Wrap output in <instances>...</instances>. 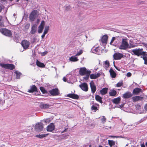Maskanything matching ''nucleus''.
Here are the masks:
<instances>
[{
    "mask_svg": "<svg viewBox=\"0 0 147 147\" xmlns=\"http://www.w3.org/2000/svg\"><path fill=\"white\" fill-rule=\"evenodd\" d=\"M143 49H133L131 51L136 55L138 56L140 55L144 56L146 55V52L143 51Z\"/></svg>",
    "mask_w": 147,
    "mask_h": 147,
    "instance_id": "nucleus-1",
    "label": "nucleus"
},
{
    "mask_svg": "<svg viewBox=\"0 0 147 147\" xmlns=\"http://www.w3.org/2000/svg\"><path fill=\"white\" fill-rule=\"evenodd\" d=\"M38 11L37 10H34L30 13L29 18L30 21L33 22L38 16Z\"/></svg>",
    "mask_w": 147,
    "mask_h": 147,
    "instance_id": "nucleus-2",
    "label": "nucleus"
},
{
    "mask_svg": "<svg viewBox=\"0 0 147 147\" xmlns=\"http://www.w3.org/2000/svg\"><path fill=\"white\" fill-rule=\"evenodd\" d=\"M0 32L3 35L8 37L12 36L11 31L5 28H2L0 29Z\"/></svg>",
    "mask_w": 147,
    "mask_h": 147,
    "instance_id": "nucleus-3",
    "label": "nucleus"
},
{
    "mask_svg": "<svg viewBox=\"0 0 147 147\" xmlns=\"http://www.w3.org/2000/svg\"><path fill=\"white\" fill-rule=\"evenodd\" d=\"M0 66L5 69L13 70L15 68V66L13 64H5L4 63H0Z\"/></svg>",
    "mask_w": 147,
    "mask_h": 147,
    "instance_id": "nucleus-4",
    "label": "nucleus"
},
{
    "mask_svg": "<svg viewBox=\"0 0 147 147\" xmlns=\"http://www.w3.org/2000/svg\"><path fill=\"white\" fill-rule=\"evenodd\" d=\"M127 40L125 38L122 39L121 44L119 48L120 49L125 50L128 47L129 45Z\"/></svg>",
    "mask_w": 147,
    "mask_h": 147,
    "instance_id": "nucleus-5",
    "label": "nucleus"
},
{
    "mask_svg": "<svg viewBox=\"0 0 147 147\" xmlns=\"http://www.w3.org/2000/svg\"><path fill=\"white\" fill-rule=\"evenodd\" d=\"M91 71L89 70H87L85 67L81 68L79 71L80 74L81 76H84L86 74H90Z\"/></svg>",
    "mask_w": 147,
    "mask_h": 147,
    "instance_id": "nucleus-6",
    "label": "nucleus"
},
{
    "mask_svg": "<svg viewBox=\"0 0 147 147\" xmlns=\"http://www.w3.org/2000/svg\"><path fill=\"white\" fill-rule=\"evenodd\" d=\"M50 94L52 96H57L59 95L60 92L58 88H53L49 91Z\"/></svg>",
    "mask_w": 147,
    "mask_h": 147,
    "instance_id": "nucleus-7",
    "label": "nucleus"
},
{
    "mask_svg": "<svg viewBox=\"0 0 147 147\" xmlns=\"http://www.w3.org/2000/svg\"><path fill=\"white\" fill-rule=\"evenodd\" d=\"M21 45L24 49H26L29 47L30 42L27 40H24L22 41Z\"/></svg>",
    "mask_w": 147,
    "mask_h": 147,
    "instance_id": "nucleus-8",
    "label": "nucleus"
},
{
    "mask_svg": "<svg viewBox=\"0 0 147 147\" xmlns=\"http://www.w3.org/2000/svg\"><path fill=\"white\" fill-rule=\"evenodd\" d=\"M79 87L84 91L87 92L88 90V85L86 82L83 83L80 85Z\"/></svg>",
    "mask_w": 147,
    "mask_h": 147,
    "instance_id": "nucleus-9",
    "label": "nucleus"
},
{
    "mask_svg": "<svg viewBox=\"0 0 147 147\" xmlns=\"http://www.w3.org/2000/svg\"><path fill=\"white\" fill-rule=\"evenodd\" d=\"M123 56V55L119 53H116L113 55V58L115 60L120 59Z\"/></svg>",
    "mask_w": 147,
    "mask_h": 147,
    "instance_id": "nucleus-10",
    "label": "nucleus"
},
{
    "mask_svg": "<svg viewBox=\"0 0 147 147\" xmlns=\"http://www.w3.org/2000/svg\"><path fill=\"white\" fill-rule=\"evenodd\" d=\"M43 128V124L41 123H39L36 124L35 126V129L36 131H40Z\"/></svg>",
    "mask_w": 147,
    "mask_h": 147,
    "instance_id": "nucleus-11",
    "label": "nucleus"
},
{
    "mask_svg": "<svg viewBox=\"0 0 147 147\" xmlns=\"http://www.w3.org/2000/svg\"><path fill=\"white\" fill-rule=\"evenodd\" d=\"M99 105L98 103H92V104L91 109L92 111H94V112H96L99 109Z\"/></svg>",
    "mask_w": 147,
    "mask_h": 147,
    "instance_id": "nucleus-12",
    "label": "nucleus"
},
{
    "mask_svg": "<svg viewBox=\"0 0 147 147\" xmlns=\"http://www.w3.org/2000/svg\"><path fill=\"white\" fill-rule=\"evenodd\" d=\"M90 85L91 92L93 94H94L96 90V86L93 80L91 81L90 82Z\"/></svg>",
    "mask_w": 147,
    "mask_h": 147,
    "instance_id": "nucleus-13",
    "label": "nucleus"
},
{
    "mask_svg": "<svg viewBox=\"0 0 147 147\" xmlns=\"http://www.w3.org/2000/svg\"><path fill=\"white\" fill-rule=\"evenodd\" d=\"M45 23L44 21L42 20L38 27V32L39 33H41L42 32L45 25Z\"/></svg>",
    "mask_w": 147,
    "mask_h": 147,
    "instance_id": "nucleus-14",
    "label": "nucleus"
},
{
    "mask_svg": "<svg viewBox=\"0 0 147 147\" xmlns=\"http://www.w3.org/2000/svg\"><path fill=\"white\" fill-rule=\"evenodd\" d=\"M55 128V126L53 123H51L47 126V130L48 131L51 132L53 131Z\"/></svg>",
    "mask_w": 147,
    "mask_h": 147,
    "instance_id": "nucleus-15",
    "label": "nucleus"
},
{
    "mask_svg": "<svg viewBox=\"0 0 147 147\" xmlns=\"http://www.w3.org/2000/svg\"><path fill=\"white\" fill-rule=\"evenodd\" d=\"M67 96L75 99H78L79 98L78 95L75 94H67Z\"/></svg>",
    "mask_w": 147,
    "mask_h": 147,
    "instance_id": "nucleus-16",
    "label": "nucleus"
},
{
    "mask_svg": "<svg viewBox=\"0 0 147 147\" xmlns=\"http://www.w3.org/2000/svg\"><path fill=\"white\" fill-rule=\"evenodd\" d=\"M37 91V89L36 86L33 85L30 86V89L28 90V92L29 93H33L34 92Z\"/></svg>",
    "mask_w": 147,
    "mask_h": 147,
    "instance_id": "nucleus-17",
    "label": "nucleus"
},
{
    "mask_svg": "<svg viewBox=\"0 0 147 147\" xmlns=\"http://www.w3.org/2000/svg\"><path fill=\"white\" fill-rule=\"evenodd\" d=\"M36 28L37 26L36 24H34L32 25L31 28V30L30 31V33L32 34H33L36 33Z\"/></svg>",
    "mask_w": 147,
    "mask_h": 147,
    "instance_id": "nucleus-18",
    "label": "nucleus"
},
{
    "mask_svg": "<svg viewBox=\"0 0 147 147\" xmlns=\"http://www.w3.org/2000/svg\"><path fill=\"white\" fill-rule=\"evenodd\" d=\"M39 107L42 109H47L51 107V105L49 104H45L42 103L40 104Z\"/></svg>",
    "mask_w": 147,
    "mask_h": 147,
    "instance_id": "nucleus-19",
    "label": "nucleus"
},
{
    "mask_svg": "<svg viewBox=\"0 0 147 147\" xmlns=\"http://www.w3.org/2000/svg\"><path fill=\"white\" fill-rule=\"evenodd\" d=\"M133 101L135 102L139 100H141L143 99L144 98L143 97L139 96H134L132 98Z\"/></svg>",
    "mask_w": 147,
    "mask_h": 147,
    "instance_id": "nucleus-20",
    "label": "nucleus"
},
{
    "mask_svg": "<svg viewBox=\"0 0 147 147\" xmlns=\"http://www.w3.org/2000/svg\"><path fill=\"white\" fill-rule=\"evenodd\" d=\"M132 95L130 92H127L123 94V97L124 98H128L131 97Z\"/></svg>",
    "mask_w": 147,
    "mask_h": 147,
    "instance_id": "nucleus-21",
    "label": "nucleus"
},
{
    "mask_svg": "<svg viewBox=\"0 0 147 147\" xmlns=\"http://www.w3.org/2000/svg\"><path fill=\"white\" fill-rule=\"evenodd\" d=\"M142 90L139 88H136L133 91V93L134 94H138L140 92H142Z\"/></svg>",
    "mask_w": 147,
    "mask_h": 147,
    "instance_id": "nucleus-22",
    "label": "nucleus"
},
{
    "mask_svg": "<svg viewBox=\"0 0 147 147\" xmlns=\"http://www.w3.org/2000/svg\"><path fill=\"white\" fill-rule=\"evenodd\" d=\"M100 76V74L98 73L96 74H92L90 75V78L91 79H96L98 77H99Z\"/></svg>",
    "mask_w": 147,
    "mask_h": 147,
    "instance_id": "nucleus-23",
    "label": "nucleus"
},
{
    "mask_svg": "<svg viewBox=\"0 0 147 147\" xmlns=\"http://www.w3.org/2000/svg\"><path fill=\"white\" fill-rule=\"evenodd\" d=\"M108 36L107 35H105L103 36L101 39V41L103 43L106 44L108 40Z\"/></svg>",
    "mask_w": 147,
    "mask_h": 147,
    "instance_id": "nucleus-24",
    "label": "nucleus"
},
{
    "mask_svg": "<svg viewBox=\"0 0 147 147\" xmlns=\"http://www.w3.org/2000/svg\"><path fill=\"white\" fill-rule=\"evenodd\" d=\"M109 72L110 73V75L112 78H115L116 76V74L113 69L112 68H111L109 70Z\"/></svg>",
    "mask_w": 147,
    "mask_h": 147,
    "instance_id": "nucleus-25",
    "label": "nucleus"
},
{
    "mask_svg": "<svg viewBox=\"0 0 147 147\" xmlns=\"http://www.w3.org/2000/svg\"><path fill=\"white\" fill-rule=\"evenodd\" d=\"M95 99L96 101L99 102L100 103H102V98L99 95H96L95 96Z\"/></svg>",
    "mask_w": 147,
    "mask_h": 147,
    "instance_id": "nucleus-26",
    "label": "nucleus"
},
{
    "mask_svg": "<svg viewBox=\"0 0 147 147\" xmlns=\"http://www.w3.org/2000/svg\"><path fill=\"white\" fill-rule=\"evenodd\" d=\"M108 88H102L100 91V94L102 95L106 94L107 92Z\"/></svg>",
    "mask_w": 147,
    "mask_h": 147,
    "instance_id": "nucleus-27",
    "label": "nucleus"
},
{
    "mask_svg": "<svg viewBox=\"0 0 147 147\" xmlns=\"http://www.w3.org/2000/svg\"><path fill=\"white\" fill-rule=\"evenodd\" d=\"M36 64L37 66L43 68L45 67V65L44 64V63L40 62L38 60H36Z\"/></svg>",
    "mask_w": 147,
    "mask_h": 147,
    "instance_id": "nucleus-28",
    "label": "nucleus"
},
{
    "mask_svg": "<svg viewBox=\"0 0 147 147\" xmlns=\"http://www.w3.org/2000/svg\"><path fill=\"white\" fill-rule=\"evenodd\" d=\"M99 49L98 47L96 48L94 47L91 50V51H92V53L96 54H98L99 52Z\"/></svg>",
    "mask_w": 147,
    "mask_h": 147,
    "instance_id": "nucleus-29",
    "label": "nucleus"
},
{
    "mask_svg": "<svg viewBox=\"0 0 147 147\" xmlns=\"http://www.w3.org/2000/svg\"><path fill=\"white\" fill-rule=\"evenodd\" d=\"M112 102L115 104H119L121 101V98L118 97L117 98H115L112 100Z\"/></svg>",
    "mask_w": 147,
    "mask_h": 147,
    "instance_id": "nucleus-30",
    "label": "nucleus"
},
{
    "mask_svg": "<svg viewBox=\"0 0 147 147\" xmlns=\"http://www.w3.org/2000/svg\"><path fill=\"white\" fill-rule=\"evenodd\" d=\"M117 94L116 91L114 89L112 90L111 92L109 93V95L111 96H115Z\"/></svg>",
    "mask_w": 147,
    "mask_h": 147,
    "instance_id": "nucleus-31",
    "label": "nucleus"
},
{
    "mask_svg": "<svg viewBox=\"0 0 147 147\" xmlns=\"http://www.w3.org/2000/svg\"><path fill=\"white\" fill-rule=\"evenodd\" d=\"M108 142L110 147L114 146L115 144V142L113 140H108Z\"/></svg>",
    "mask_w": 147,
    "mask_h": 147,
    "instance_id": "nucleus-32",
    "label": "nucleus"
},
{
    "mask_svg": "<svg viewBox=\"0 0 147 147\" xmlns=\"http://www.w3.org/2000/svg\"><path fill=\"white\" fill-rule=\"evenodd\" d=\"M49 134H41V135H37L36 136L38 138H44V137H46V136H48V135Z\"/></svg>",
    "mask_w": 147,
    "mask_h": 147,
    "instance_id": "nucleus-33",
    "label": "nucleus"
},
{
    "mask_svg": "<svg viewBox=\"0 0 147 147\" xmlns=\"http://www.w3.org/2000/svg\"><path fill=\"white\" fill-rule=\"evenodd\" d=\"M70 60L72 61H76L78 60L77 57H71L70 58Z\"/></svg>",
    "mask_w": 147,
    "mask_h": 147,
    "instance_id": "nucleus-34",
    "label": "nucleus"
},
{
    "mask_svg": "<svg viewBox=\"0 0 147 147\" xmlns=\"http://www.w3.org/2000/svg\"><path fill=\"white\" fill-rule=\"evenodd\" d=\"M40 89L43 94L47 93V91L45 90L44 87H40Z\"/></svg>",
    "mask_w": 147,
    "mask_h": 147,
    "instance_id": "nucleus-35",
    "label": "nucleus"
},
{
    "mask_svg": "<svg viewBox=\"0 0 147 147\" xmlns=\"http://www.w3.org/2000/svg\"><path fill=\"white\" fill-rule=\"evenodd\" d=\"M30 24L29 23L26 24L25 25L24 28V30L26 31L28 30L30 27Z\"/></svg>",
    "mask_w": 147,
    "mask_h": 147,
    "instance_id": "nucleus-36",
    "label": "nucleus"
},
{
    "mask_svg": "<svg viewBox=\"0 0 147 147\" xmlns=\"http://www.w3.org/2000/svg\"><path fill=\"white\" fill-rule=\"evenodd\" d=\"M2 16H0V26L4 27L5 26L3 22L2 21Z\"/></svg>",
    "mask_w": 147,
    "mask_h": 147,
    "instance_id": "nucleus-37",
    "label": "nucleus"
},
{
    "mask_svg": "<svg viewBox=\"0 0 147 147\" xmlns=\"http://www.w3.org/2000/svg\"><path fill=\"white\" fill-rule=\"evenodd\" d=\"M104 64L105 67L106 68H108L110 65L109 62V61L107 60L105 62Z\"/></svg>",
    "mask_w": 147,
    "mask_h": 147,
    "instance_id": "nucleus-38",
    "label": "nucleus"
},
{
    "mask_svg": "<svg viewBox=\"0 0 147 147\" xmlns=\"http://www.w3.org/2000/svg\"><path fill=\"white\" fill-rule=\"evenodd\" d=\"M123 85V81L118 82L116 84V86L117 87H120Z\"/></svg>",
    "mask_w": 147,
    "mask_h": 147,
    "instance_id": "nucleus-39",
    "label": "nucleus"
},
{
    "mask_svg": "<svg viewBox=\"0 0 147 147\" xmlns=\"http://www.w3.org/2000/svg\"><path fill=\"white\" fill-rule=\"evenodd\" d=\"M16 78L20 79V76L21 75V73H20L19 72H18L17 71H16Z\"/></svg>",
    "mask_w": 147,
    "mask_h": 147,
    "instance_id": "nucleus-40",
    "label": "nucleus"
},
{
    "mask_svg": "<svg viewBox=\"0 0 147 147\" xmlns=\"http://www.w3.org/2000/svg\"><path fill=\"white\" fill-rule=\"evenodd\" d=\"M49 26H47L45 27L44 32L45 33V34H47L48 32V31L49 30Z\"/></svg>",
    "mask_w": 147,
    "mask_h": 147,
    "instance_id": "nucleus-41",
    "label": "nucleus"
},
{
    "mask_svg": "<svg viewBox=\"0 0 147 147\" xmlns=\"http://www.w3.org/2000/svg\"><path fill=\"white\" fill-rule=\"evenodd\" d=\"M102 118L101 119L102 123H105L106 121V118L105 116H102Z\"/></svg>",
    "mask_w": 147,
    "mask_h": 147,
    "instance_id": "nucleus-42",
    "label": "nucleus"
},
{
    "mask_svg": "<svg viewBox=\"0 0 147 147\" xmlns=\"http://www.w3.org/2000/svg\"><path fill=\"white\" fill-rule=\"evenodd\" d=\"M83 53V51L82 50H80L79 52H78L76 55V56H78L82 54Z\"/></svg>",
    "mask_w": 147,
    "mask_h": 147,
    "instance_id": "nucleus-43",
    "label": "nucleus"
},
{
    "mask_svg": "<svg viewBox=\"0 0 147 147\" xmlns=\"http://www.w3.org/2000/svg\"><path fill=\"white\" fill-rule=\"evenodd\" d=\"M143 59L145 63L146 64H147V57H144Z\"/></svg>",
    "mask_w": 147,
    "mask_h": 147,
    "instance_id": "nucleus-44",
    "label": "nucleus"
},
{
    "mask_svg": "<svg viewBox=\"0 0 147 147\" xmlns=\"http://www.w3.org/2000/svg\"><path fill=\"white\" fill-rule=\"evenodd\" d=\"M115 38L114 37H113L112 38L111 40V41L110 42V44L111 45H112V43H113V42L115 40Z\"/></svg>",
    "mask_w": 147,
    "mask_h": 147,
    "instance_id": "nucleus-45",
    "label": "nucleus"
},
{
    "mask_svg": "<svg viewBox=\"0 0 147 147\" xmlns=\"http://www.w3.org/2000/svg\"><path fill=\"white\" fill-rule=\"evenodd\" d=\"M90 74H86V76L84 78V79H85V80H87L88 79L89 75Z\"/></svg>",
    "mask_w": 147,
    "mask_h": 147,
    "instance_id": "nucleus-46",
    "label": "nucleus"
},
{
    "mask_svg": "<svg viewBox=\"0 0 147 147\" xmlns=\"http://www.w3.org/2000/svg\"><path fill=\"white\" fill-rule=\"evenodd\" d=\"M136 46L135 45H133L132 44H130L129 48H134Z\"/></svg>",
    "mask_w": 147,
    "mask_h": 147,
    "instance_id": "nucleus-47",
    "label": "nucleus"
},
{
    "mask_svg": "<svg viewBox=\"0 0 147 147\" xmlns=\"http://www.w3.org/2000/svg\"><path fill=\"white\" fill-rule=\"evenodd\" d=\"M128 77H130L131 76V74L130 72H128L126 75Z\"/></svg>",
    "mask_w": 147,
    "mask_h": 147,
    "instance_id": "nucleus-48",
    "label": "nucleus"
},
{
    "mask_svg": "<svg viewBox=\"0 0 147 147\" xmlns=\"http://www.w3.org/2000/svg\"><path fill=\"white\" fill-rule=\"evenodd\" d=\"M47 53H48V52L46 51L45 52H43L42 53V56H45L47 54Z\"/></svg>",
    "mask_w": 147,
    "mask_h": 147,
    "instance_id": "nucleus-49",
    "label": "nucleus"
},
{
    "mask_svg": "<svg viewBox=\"0 0 147 147\" xmlns=\"http://www.w3.org/2000/svg\"><path fill=\"white\" fill-rule=\"evenodd\" d=\"M46 34L43 32L42 35L41 36V37H42V39H43V38L45 37Z\"/></svg>",
    "mask_w": 147,
    "mask_h": 147,
    "instance_id": "nucleus-50",
    "label": "nucleus"
},
{
    "mask_svg": "<svg viewBox=\"0 0 147 147\" xmlns=\"http://www.w3.org/2000/svg\"><path fill=\"white\" fill-rule=\"evenodd\" d=\"M63 81L65 82H66L67 80L66 78L65 77H64L63 79Z\"/></svg>",
    "mask_w": 147,
    "mask_h": 147,
    "instance_id": "nucleus-51",
    "label": "nucleus"
},
{
    "mask_svg": "<svg viewBox=\"0 0 147 147\" xmlns=\"http://www.w3.org/2000/svg\"><path fill=\"white\" fill-rule=\"evenodd\" d=\"M144 108L146 111H147V104L145 105V106L144 107Z\"/></svg>",
    "mask_w": 147,
    "mask_h": 147,
    "instance_id": "nucleus-52",
    "label": "nucleus"
},
{
    "mask_svg": "<svg viewBox=\"0 0 147 147\" xmlns=\"http://www.w3.org/2000/svg\"><path fill=\"white\" fill-rule=\"evenodd\" d=\"M67 129H68L67 128H65L64 129V130L63 131H62V133H64V132H66V131H67Z\"/></svg>",
    "mask_w": 147,
    "mask_h": 147,
    "instance_id": "nucleus-53",
    "label": "nucleus"
},
{
    "mask_svg": "<svg viewBox=\"0 0 147 147\" xmlns=\"http://www.w3.org/2000/svg\"><path fill=\"white\" fill-rule=\"evenodd\" d=\"M70 8V6H67L66 7V9L67 10H68Z\"/></svg>",
    "mask_w": 147,
    "mask_h": 147,
    "instance_id": "nucleus-54",
    "label": "nucleus"
},
{
    "mask_svg": "<svg viewBox=\"0 0 147 147\" xmlns=\"http://www.w3.org/2000/svg\"><path fill=\"white\" fill-rule=\"evenodd\" d=\"M141 147H145V146L144 144V143L142 144H141Z\"/></svg>",
    "mask_w": 147,
    "mask_h": 147,
    "instance_id": "nucleus-55",
    "label": "nucleus"
},
{
    "mask_svg": "<svg viewBox=\"0 0 147 147\" xmlns=\"http://www.w3.org/2000/svg\"><path fill=\"white\" fill-rule=\"evenodd\" d=\"M109 137H110L112 138H115L117 137L116 136H109Z\"/></svg>",
    "mask_w": 147,
    "mask_h": 147,
    "instance_id": "nucleus-56",
    "label": "nucleus"
},
{
    "mask_svg": "<svg viewBox=\"0 0 147 147\" xmlns=\"http://www.w3.org/2000/svg\"><path fill=\"white\" fill-rule=\"evenodd\" d=\"M115 68L118 71H120V69H118L117 68V67H115Z\"/></svg>",
    "mask_w": 147,
    "mask_h": 147,
    "instance_id": "nucleus-57",
    "label": "nucleus"
},
{
    "mask_svg": "<svg viewBox=\"0 0 147 147\" xmlns=\"http://www.w3.org/2000/svg\"><path fill=\"white\" fill-rule=\"evenodd\" d=\"M2 10V7H1L0 5V12H1Z\"/></svg>",
    "mask_w": 147,
    "mask_h": 147,
    "instance_id": "nucleus-58",
    "label": "nucleus"
},
{
    "mask_svg": "<svg viewBox=\"0 0 147 147\" xmlns=\"http://www.w3.org/2000/svg\"><path fill=\"white\" fill-rule=\"evenodd\" d=\"M39 20L38 19H37V23H38L39 22Z\"/></svg>",
    "mask_w": 147,
    "mask_h": 147,
    "instance_id": "nucleus-59",
    "label": "nucleus"
},
{
    "mask_svg": "<svg viewBox=\"0 0 147 147\" xmlns=\"http://www.w3.org/2000/svg\"><path fill=\"white\" fill-rule=\"evenodd\" d=\"M98 147H102V146H101V145H100Z\"/></svg>",
    "mask_w": 147,
    "mask_h": 147,
    "instance_id": "nucleus-60",
    "label": "nucleus"
},
{
    "mask_svg": "<svg viewBox=\"0 0 147 147\" xmlns=\"http://www.w3.org/2000/svg\"><path fill=\"white\" fill-rule=\"evenodd\" d=\"M146 146H147V142H146Z\"/></svg>",
    "mask_w": 147,
    "mask_h": 147,
    "instance_id": "nucleus-61",
    "label": "nucleus"
},
{
    "mask_svg": "<svg viewBox=\"0 0 147 147\" xmlns=\"http://www.w3.org/2000/svg\"><path fill=\"white\" fill-rule=\"evenodd\" d=\"M18 0H18L17 1H18Z\"/></svg>",
    "mask_w": 147,
    "mask_h": 147,
    "instance_id": "nucleus-62",
    "label": "nucleus"
},
{
    "mask_svg": "<svg viewBox=\"0 0 147 147\" xmlns=\"http://www.w3.org/2000/svg\"><path fill=\"white\" fill-rule=\"evenodd\" d=\"M106 147H108V146H106Z\"/></svg>",
    "mask_w": 147,
    "mask_h": 147,
    "instance_id": "nucleus-63",
    "label": "nucleus"
}]
</instances>
